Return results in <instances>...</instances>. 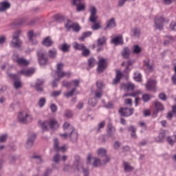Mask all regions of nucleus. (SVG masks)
I'll list each match as a JSON object with an SVG mask.
<instances>
[{"mask_svg":"<svg viewBox=\"0 0 176 176\" xmlns=\"http://www.w3.org/2000/svg\"><path fill=\"white\" fill-rule=\"evenodd\" d=\"M50 109L53 113L57 112V106L55 104H52L50 106Z\"/></svg>","mask_w":176,"mask_h":176,"instance_id":"680f3d73","label":"nucleus"},{"mask_svg":"<svg viewBox=\"0 0 176 176\" xmlns=\"http://www.w3.org/2000/svg\"><path fill=\"white\" fill-rule=\"evenodd\" d=\"M73 4L76 6V12H85L86 3H82V0H73Z\"/></svg>","mask_w":176,"mask_h":176,"instance_id":"ddd939ff","label":"nucleus"},{"mask_svg":"<svg viewBox=\"0 0 176 176\" xmlns=\"http://www.w3.org/2000/svg\"><path fill=\"white\" fill-rule=\"evenodd\" d=\"M43 83H45V80H42V79H38L36 82V89L37 90V91H42L43 88H42V85H43Z\"/></svg>","mask_w":176,"mask_h":176,"instance_id":"a878e982","label":"nucleus"},{"mask_svg":"<svg viewBox=\"0 0 176 176\" xmlns=\"http://www.w3.org/2000/svg\"><path fill=\"white\" fill-rule=\"evenodd\" d=\"M122 78H123V74H122L120 71H117L116 78L113 81V85H116V83H119Z\"/></svg>","mask_w":176,"mask_h":176,"instance_id":"cd10ccee","label":"nucleus"},{"mask_svg":"<svg viewBox=\"0 0 176 176\" xmlns=\"http://www.w3.org/2000/svg\"><path fill=\"white\" fill-rule=\"evenodd\" d=\"M123 167L125 173H131V171L134 170V167L130 165V164L126 162H123Z\"/></svg>","mask_w":176,"mask_h":176,"instance_id":"b1692460","label":"nucleus"},{"mask_svg":"<svg viewBox=\"0 0 176 176\" xmlns=\"http://www.w3.org/2000/svg\"><path fill=\"white\" fill-rule=\"evenodd\" d=\"M35 73V69L34 68L30 69H23L20 71L19 74L21 75H25V76H31Z\"/></svg>","mask_w":176,"mask_h":176,"instance_id":"aec40b11","label":"nucleus"},{"mask_svg":"<svg viewBox=\"0 0 176 176\" xmlns=\"http://www.w3.org/2000/svg\"><path fill=\"white\" fill-rule=\"evenodd\" d=\"M45 104H46V99L45 98H40L38 101V105L40 108H42L44 107Z\"/></svg>","mask_w":176,"mask_h":176,"instance_id":"09e8293b","label":"nucleus"},{"mask_svg":"<svg viewBox=\"0 0 176 176\" xmlns=\"http://www.w3.org/2000/svg\"><path fill=\"white\" fill-rule=\"evenodd\" d=\"M164 133H160L157 137V138L155 140L157 142H162L163 140H164Z\"/></svg>","mask_w":176,"mask_h":176,"instance_id":"49530a36","label":"nucleus"},{"mask_svg":"<svg viewBox=\"0 0 176 176\" xmlns=\"http://www.w3.org/2000/svg\"><path fill=\"white\" fill-rule=\"evenodd\" d=\"M159 98H160V100H162V101H166L167 100V96H166V94L161 93L159 94Z\"/></svg>","mask_w":176,"mask_h":176,"instance_id":"4d7b16f0","label":"nucleus"},{"mask_svg":"<svg viewBox=\"0 0 176 176\" xmlns=\"http://www.w3.org/2000/svg\"><path fill=\"white\" fill-rule=\"evenodd\" d=\"M63 67H64V64L63 63H58L57 67H56V71L55 72L56 75H57V78H55L52 82V87H57V82L60 79H63V78H69L71 76V73L69 72H65L63 71Z\"/></svg>","mask_w":176,"mask_h":176,"instance_id":"f03ea898","label":"nucleus"},{"mask_svg":"<svg viewBox=\"0 0 176 176\" xmlns=\"http://www.w3.org/2000/svg\"><path fill=\"white\" fill-rule=\"evenodd\" d=\"M28 36L29 38V41L32 44V45H36L38 43V41L34 40V31L32 30H30L28 33Z\"/></svg>","mask_w":176,"mask_h":176,"instance_id":"bb28decb","label":"nucleus"},{"mask_svg":"<svg viewBox=\"0 0 176 176\" xmlns=\"http://www.w3.org/2000/svg\"><path fill=\"white\" fill-rule=\"evenodd\" d=\"M53 162H54V163H58V162H60V155L59 154H56L54 156Z\"/></svg>","mask_w":176,"mask_h":176,"instance_id":"052dcab7","label":"nucleus"},{"mask_svg":"<svg viewBox=\"0 0 176 176\" xmlns=\"http://www.w3.org/2000/svg\"><path fill=\"white\" fill-rule=\"evenodd\" d=\"M97 42H98V46H104V45L107 43V37L102 36L101 38H99Z\"/></svg>","mask_w":176,"mask_h":176,"instance_id":"f704fd0d","label":"nucleus"},{"mask_svg":"<svg viewBox=\"0 0 176 176\" xmlns=\"http://www.w3.org/2000/svg\"><path fill=\"white\" fill-rule=\"evenodd\" d=\"M36 138V134L32 133L29 135L28 141L26 142V148H30L34 145V141Z\"/></svg>","mask_w":176,"mask_h":176,"instance_id":"f3484780","label":"nucleus"},{"mask_svg":"<svg viewBox=\"0 0 176 176\" xmlns=\"http://www.w3.org/2000/svg\"><path fill=\"white\" fill-rule=\"evenodd\" d=\"M9 78H10V79H12L13 80H14V89H20V87H21V81H20V77H19L18 75L16 74H10L8 73V74Z\"/></svg>","mask_w":176,"mask_h":176,"instance_id":"9b49d317","label":"nucleus"},{"mask_svg":"<svg viewBox=\"0 0 176 176\" xmlns=\"http://www.w3.org/2000/svg\"><path fill=\"white\" fill-rule=\"evenodd\" d=\"M107 134L109 135V137H112L115 133H116V129H115V126H112V124H109L107 125Z\"/></svg>","mask_w":176,"mask_h":176,"instance_id":"5701e85b","label":"nucleus"},{"mask_svg":"<svg viewBox=\"0 0 176 176\" xmlns=\"http://www.w3.org/2000/svg\"><path fill=\"white\" fill-rule=\"evenodd\" d=\"M91 32H86L82 34V36L79 38L80 41H85V38H89V36H91Z\"/></svg>","mask_w":176,"mask_h":176,"instance_id":"a19ab883","label":"nucleus"},{"mask_svg":"<svg viewBox=\"0 0 176 176\" xmlns=\"http://www.w3.org/2000/svg\"><path fill=\"white\" fill-rule=\"evenodd\" d=\"M65 28L69 31L72 29L74 32H79L80 31V26L78 23H72L69 20L67 21V23L65 25Z\"/></svg>","mask_w":176,"mask_h":176,"instance_id":"1a4fd4ad","label":"nucleus"},{"mask_svg":"<svg viewBox=\"0 0 176 176\" xmlns=\"http://www.w3.org/2000/svg\"><path fill=\"white\" fill-rule=\"evenodd\" d=\"M122 89H125L126 90L129 91H133V90H134V88L135 87V86L134 85V84L131 83V82H128L126 84H122L121 85Z\"/></svg>","mask_w":176,"mask_h":176,"instance_id":"393cba45","label":"nucleus"},{"mask_svg":"<svg viewBox=\"0 0 176 176\" xmlns=\"http://www.w3.org/2000/svg\"><path fill=\"white\" fill-rule=\"evenodd\" d=\"M109 160H111V158H109V157H107L106 160H103L102 162H101V160H100V159L95 158L93 166L94 167H99V166H101V164H107V163H108Z\"/></svg>","mask_w":176,"mask_h":176,"instance_id":"6ab92c4d","label":"nucleus"},{"mask_svg":"<svg viewBox=\"0 0 176 176\" xmlns=\"http://www.w3.org/2000/svg\"><path fill=\"white\" fill-rule=\"evenodd\" d=\"M171 42H174V38L171 36H167L166 37V39L164 42V45H169V43H171Z\"/></svg>","mask_w":176,"mask_h":176,"instance_id":"79ce46f5","label":"nucleus"},{"mask_svg":"<svg viewBox=\"0 0 176 176\" xmlns=\"http://www.w3.org/2000/svg\"><path fill=\"white\" fill-rule=\"evenodd\" d=\"M138 94H141V91H136L132 94H124L123 97H137V96H138Z\"/></svg>","mask_w":176,"mask_h":176,"instance_id":"58836bf2","label":"nucleus"},{"mask_svg":"<svg viewBox=\"0 0 176 176\" xmlns=\"http://www.w3.org/2000/svg\"><path fill=\"white\" fill-rule=\"evenodd\" d=\"M32 116L28 111H23L18 115V120L20 123H23V124L31 123V122H32Z\"/></svg>","mask_w":176,"mask_h":176,"instance_id":"423d86ee","label":"nucleus"},{"mask_svg":"<svg viewBox=\"0 0 176 176\" xmlns=\"http://www.w3.org/2000/svg\"><path fill=\"white\" fill-rule=\"evenodd\" d=\"M52 170L51 168H47L44 173L43 176H50L52 174Z\"/></svg>","mask_w":176,"mask_h":176,"instance_id":"774afa93","label":"nucleus"},{"mask_svg":"<svg viewBox=\"0 0 176 176\" xmlns=\"http://www.w3.org/2000/svg\"><path fill=\"white\" fill-rule=\"evenodd\" d=\"M119 112L121 116H125L127 118L129 116H131V115L134 113V109L133 108L129 109L127 107H125V108L121 107L120 109Z\"/></svg>","mask_w":176,"mask_h":176,"instance_id":"4468645a","label":"nucleus"},{"mask_svg":"<svg viewBox=\"0 0 176 176\" xmlns=\"http://www.w3.org/2000/svg\"><path fill=\"white\" fill-rule=\"evenodd\" d=\"M154 104H155V107L157 111H164V106L163 105V104H162V102L156 100L154 102Z\"/></svg>","mask_w":176,"mask_h":176,"instance_id":"c756f323","label":"nucleus"},{"mask_svg":"<svg viewBox=\"0 0 176 176\" xmlns=\"http://www.w3.org/2000/svg\"><path fill=\"white\" fill-rule=\"evenodd\" d=\"M96 86L98 87V90H102V87H104V84L101 81H98L96 82Z\"/></svg>","mask_w":176,"mask_h":176,"instance_id":"13d9d810","label":"nucleus"},{"mask_svg":"<svg viewBox=\"0 0 176 176\" xmlns=\"http://www.w3.org/2000/svg\"><path fill=\"white\" fill-rule=\"evenodd\" d=\"M157 83V81L154 79H148L147 80V82L146 84V89L148 90V91H156L157 89L156 88V85Z\"/></svg>","mask_w":176,"mask_h":176,"instance_id":"9d476101","label":"nucleus"},{"mask_svg":"<svg viewBox=\"0 0 176 176\" xmlns=\"http://www.w3.org/2000/svg\"><path fill=\"white\" fill-rule=\"evenodd\" d=\"M69 47H71V45L65 43L60 45V49L63 53H67V52H69Z\"/></svg>","mask_w":176,"mask_h":176,"instance_id":"72a5a7b5","label":"nucleus"},{"mask_svg":"<svg viewBox=\"0 0 176 176\" xmlns=\"http://www.w3.org/2000/svg\"><path fill=\"white\" fill-rule=\"evenodd\" d=\"M88 65L89 68H93L96 65V59L94 58H91L88 60Z\"/></svg>","mask_w":176,"mask_h":176,"instance_id":"37998d69","label":"nucleus"},{"mask_svg":"<svg viewBox=\"0 0 176 176\" xmlns=\"http://www.w3.org/2000/svg\"><path fill=\"white\" fill-rule=\"evenodd\" d=\"M20 35H21V32L20 30L16 31L12 36V41L10 42V46L11 47H21L23 42L20 40Z\"/></svg>","mask_w":176,"mask_h":176,"instance_id":"0eeeda50","label":"nucleus"},{"mask_svg":"<svg viewBox=\"0 0 176 176\" xmlns=\"http://www.w3.org/2000/svg\"><path fill=\"white\" fill-rule=\"evenodd\" d=\"M61 94V91H54L51 94L52 97H58Z\"/></svg>","mask_w":176,"mask_h":176,"instance_id":"bf43d9fd","label":"nucleus"},{"mask_svg":"<svg viewBox=\"0 0 176 176\" xmlns=\"http://www.w3.org/2000/svg\"><path fill=\"white\" fill-rule=\"evenodd\" d=\"M65 116H66V118L72 117V111H71L69 110H66L65 112Z\"/></svg>","mask_w":176,"mask_h":176,"instance_id":"69168bd1","label":"nucleus"},{"mask_svg":"<svg viewBox=\"0 0 176 176\" xmlns=\"http://www.w3.org/2000/svg\"><path fill=\"white\" fill-rule=\"evenodd\" d=\"M73 168L78 170V171L82 170L84 176H89L90 174L89 168L83 167V162L80 161V157L79 155H76L74 157Z\"/></svg>","mask_w":176,"mask_h":176,"instance_id":"20e7f679","label":"nucleus"},{"mask_svg":"<svg viewBox=\"0 0 176 176\" xmlns=\"http://www.w3.org/2000/svg\"><path fill=\"white\" fill-rule=\"evenodd\" d=\"M133 79L135 82H141V80H142V76H141V73L135 72Z\"/></svg>","mask_w":176,"mask_h":176,"instance_id":"e433bc0d","label":"nucleus"},{"mask_svg":"<svg viewBox=\"0 0 176 176\" xmlns=\"http://www.w3.org/2000/svg\"><path fill=\"white\" fill-rule=\"evenodd\" d=\"M88 104L90 107H96V105H97V99L96 98H89Z\"/></svg>","mask_w":176,"mask_h":176,"instance_id":"4c0bfd02","label":"nucleus"},{"mask_svg":"<svg viewBox=\"0 0 176 176\" xmlns=\"http://www.w3.org/2000/svg\"><path fill=\"white\" fill-rule=\"evenodd\" d=\"M95 97L96 98H101L102 97V89H97L95 91Z\"/></svg>","mask_w":176,"mask_h":176,"instance_id":"a18cd8bd","label":"nucleus"},{"mask_svg":"<svg viewBox=\"0 0 176 176\" xmlns=\"http://www.w3.org/2000/svg\"><path fill=\"white\" fill-rule=\"evenodd\" d=\"M97 153L98 156H102V157L107 156V150L104 148H98L97 151Z\"/></svg>","mask_w":176,"mask_h":176,"instance_id":"c9c22d12","label":"nucleus"},{"mask_svg":"<svg viewBox=\"0 0 176 176\" xmlns=\"http://www.w3.org/2000/svg\"><path fill=\"white\" fill-rule=\"evenodd\" d=\"M12 60L21 67H25L30 64V61L27 60L24 58H19V54H14L12 56Z\"/></svg>","mask_w":176,"mask_h":176,"instance_id":"6e6552de","label":"nucleus"},{"mask_svg":"<svg viewBox=\"0 0 176 176\" xmlns=\"http://www.w3.org/2000/svg\"><path fill=\"white\" fill-rule=\"evenodd\" d=\"M170 28L172 31H176V23L171 22V23L170 24Z\"/></svg>","mask_w":176,"mask_h":176,"instance_id":"338daca9","label":"nucleus"},{"mask_svg":"<svg viewBox=\"0 0 176 176\" xmlns=\"http://www.w3.org/2000/svg\"><path fill=\"white\" fill-rule=\"evenodd\" d=\"M71 82H72V86H74V87H78L80 83L78 80H74Z\"/></svg>","mask_w":176,"mask_h":176,"instance_id":"e2e57ef3","label":"nucleus"},{"mask_svg":"<svg viewBox=\"0 0 176 176\" xmlns=\"http://www.w3.org/2000/svg\"><path fill=\"white\" fill-rule=\"evenodd\" d=\"M142 100L144 102H146L151 100V96L149 94H144L142 96Z\"/></svg>","mask_w":176,"mask_h":176,"instance_id":"5fc2aeb1","label":"nucleus"},{"mask_svg":"<svg viewBox=\"0 0 176 176\" xmlns=\"http://www.w3.org/2000/svg\"><path fill=\"white\" fill-rule=\"evenodd\" d=\"M48 56L51 58H56V57H57V50H56V48H52L50 50Z\"/></svg>","mask_w":176,"mask_h":176,"instance_id":"473e14b6","label":"nucleus"},{"mask_svg":"<svg viewBox=\"0 0 176 176\" xmlns=\"http://www.w3.org/2000/svg\"><path fill=\"white\" fill-rule=\"evenodd\" d=\"M39 124H41L43 131H47L49 130V127H50L52 130H56V129H58V127L60 126V125L58 124V122L56 120H50V121L39 122Z\"/></svg>","mask_w":176,"mask_h":176,"instance_id":"39448f33","label":"nucleus"},{"mask_svg":"<svg viewBox=\"0 0 176 176\" xmlns=\"http://www.w3.org/2000/svg\"><path fill=\"white\" fill-rule=\"evenodd\" d=\"M10 8V3L8 1H3L0 3V12H5Z\"/></svg>","mask_w":176,"mask_h":176,"instance_id":"4be33fe9","label":"nucleus"},{"mask_svg":"<svg viewBox=\"0 0 176 176\" xmlns=\"http://www.w3.org/2000/svg\"><path fill=\"white\" fill-rule=\"evenodd\" d=\"M105 68H107V61L104 58H100L97 68L98 72H104Z\"/></svg>","mask_w":176,"mask_h":176,"instance_id":"a211bd4d","label":"nucleus"},{"mask_svg":"<svg viewBox=\"0 0 176 176\" xmlns=\"http://www.w3.org/2000/svg\"><path fill=\"white\" fill-rule=\"evenodd\" d=\"M76 90V88H74L70 91L65 94V97H72V96H74V93H75Z\"/></svg>","mask_w":176,"mask_h":176,"instance_id":"603ef678","label":"nucleus"},{"mask_svg":"<svg viewBox=\"0 0 176 176\" xmlns=\"http://www.w3.org/2000/svg\"><path fill=\"white\" fill-rule=\"evenodd\" d=\"M132 31L133 32L134 36L136 38H139L140 35H141V30L138 29V28H134Z\"/></svg>","mask_w":176,"mask_h":176,"instance_id":"ea45409f","label":"nucleus"},{"mask_svg":"<svg viewBox=\"0 0 176 176\" xmlns=\"http://www.w3.org/2000/svg\"><path fill=\"white\" fill-rule=\"evenodd\" d=\"M163 23H164V18L163 16H157L155 19V27L156 30H163Z\"/></svg>","mask_w":176,"mask_h":176,"instance_id":"dca6fc26","label":"nucleus"},{"mask_svg":"<svg viewBox=\"0 0 176 176\" xmlns=\"http://www.w3.org/2000/svg\"><path fill=\"white\" fill-rule=\"evenodd\" d=\"M117 25L115 18H111L106 21V26L104 30V31H106V30H112L113 28H116Z\"/></svg>","mask_w":176,"mask_h":176,"instance_id":"2eb2a0df","label":"nucleus"},{"mask_svg":"<svg viewBox=\"0 0 176 176\" xmlns=\"http://www.w3.org/2000/svg\"><path fill=\"white\" fill-rule=\"evenodd\" d=\"M104 126H105V122L102 121L98 124V128L96 131V133H100V130H101V129H104Z\"/></svg>","mask_w":176,"mask_h":176,"instance_id":"864d4df0","label":"nucleus"},{"mask_svg":"<svg viewBox=\"0 0 176 176\" xmlns=\"http://www.w3.org/2000/svg\"><path fill=\"white\" fill-rule=\"evenodd\" d=\"M90 13L89 21H91V23H94L91 28L94 31H97V30H100V28H101V21H98L97 22L98 16H97V9H96V7L91 8Z\"/></svg>","mask_w":176,"mask_h":176,"instance_id":"7ed1b4c3","label":"nucleus"},{"mask_svg":"<svg viewBox=\"0 0 176 176\" xmlns=\"http://www.w3.org/2000/svg\"><path fill=\"white\" fill-rule=\"evenodd\" d=\"M82 56H84L85 57H87V56H89V54H90V50L87 48H86V47H85V49L82 50Z\"/></svg>","mask_w":176,"mask_h":176,"instance_id":"3c124183","label":"nucleus"},{"mask_svg":"<svg viewBox=\"0 0 176 176\" xmlns=\"http://www.w3.org/2000/svg\"><path fill=\"white\" fill-rule=\"evenodd\" d=\"M111 43H113L116 45H123V37L122 35L114 37L111 40Z\"/></svg>","mask_w":176,"mask_h":176,"instance_id":"412c9836","label":"nucleus"},{"mask_svg":"<svg viewBox=\"0 0 176 176\" xmlns=\"http://www.w3.org/2000/svg\"><path fill=\"white\" fill-rule=\"evenodd\" d=\"M166 141L169 145H174L175 144V140H173L170 136L166 138Z\"/></svg>","mask_w":176,"mask_h":176,"instance_id":"6e6d98bb","label":"nucleus"},{"mask_svg":"<svg viewBox=\"0 0 176 176\" xmlns=\"http://www.w3.org/2000/svg\"><path fill=\"white\" fill-rule=\"evenodd\" d=\"M73 47L76 50H85V47H86V46H85L83 44H79L75 42L73 43Z\"/></svg>","mask_w":176,"mask_h":176,"instance_id":"7c9ffc66","label":"nucleus"},{"mask_svg":"<svg viewBox=\"0 0 176 176\" xmlns=\"http://www.w3.org/2000/svg\"><path fill=\"white\" fill-rule=\"evenodd\" d=\"M142 52V49L140 48V46L138 45H135L133 47V53H135V54H140V53Z\"/></svg>","mask_w":176,"mask_h":176,"instance_id":"de8ad7c7","label":"nucleus"},{"mask_svg":"<svg viewBox=\"0 0 176 176\" xmlns=\"http://www.w3.org/2000/svg\"><path fill=\"white\" fill-rule=\"evenodd\" d=\"M43 45L44 46H47V47H50L52 45H53V41H52V38L50 37H46L43 41Z\"/></svg>","mask_w":176,"mask_h":176,"instance_id":"c85d7f7f","label":"nucleus"},{"mask_svg":"<svg viewBox=\"0 0 176 176\" xmlns=\"http://www.w3.org/2000/svg\"><path fill=\"white\" fill-rule=\"evenodd\" d=\"M63 130L65 133H61L60 135L65 140H72L73 142L78 140V133L75 131V128L68 122L63 124Z\"/></svg>","mask_w":176,"mask_h":176,"instance_id":"f257e3e1","label":"nucleus"},{"mask_svg":"<svg viewBox=\"0 0 176 176\" xmlns=\"http://www.w3.org/2000/svg\"><path fill=\"white\" fill-rule=\"evenodd\" d=\"M8 138V135H2L0 136V142H5Z\"/></svg>","mask_w":176,"mask_h":176,"instance_id":"0e129e2a","label":"nucleus"},{"mask_svg":"<svg viewBox=\"0 0 176 176\" xmlns=\"http://www.w3.org/2000/svg\"><path fill=\"white\" fill-rule=\"evenodd\" d=\"M122 56L124 58H129L130 56V49H129V47H124L122 50Z\"/></svg>","mask_w":176,"mask_h":176,"instance_id":"2f4dec72","label":"nucleus"},{"mask_svg":"<svg viewBox=\"0 0 176 176\" xmlns=\"http://www.w3.org/2000/svg\"><path fill=\"white\" fill-rule=\"evenodd\" d=\"M144 65L146 67L148 71H152L153 69V66H152L151 64H149V60L144 61Z\"/></svg>","mask_w":176,"mask_h":176,"instance_id":"8fccbe9b","label":"nucleus"},{"mask_svg":"<svg viewBox=\"0 0 176 176\" xmlns=\"http://www.w3.org/2000/svg\"><path fill=\"white\" fill-rule=\"evenodd\" d=\"M54 149L58 152V150L60 149V146H58V139L55 138L54 140Z\"/></svg>","mask_w":176,"mask_h":176,"instance_id":"c03bdc74","label":"nucleus"},{"mask_svg":"<svg viewBox=\"0 0 176 176\" xmlns=\"http://www.w3.org/2000/svg\"><path fill=\"white\" fill-rule=\"evenodd\" d=\"M38 60L40 65H46L47 63V58L46 54L42 50L37 52Z\"/></svg>","mask_w":176,"mask_h":176,"instance_id":"f8f14e48","label":"nucleus"}]
</instances>
